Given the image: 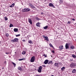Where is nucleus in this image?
I'll list each match as a JSON object with an SVG mask.
<instances>
[{
    "instance_id": "obj_1",
    "label": "nucleus",
    "mask_w": 76,
    "mask_h": 76,
    "mask_svg": "<svg viewBox=\"0 0 76 76\" xmlns=\"http://www.w3.org/2000/svg\"><path fill=\"white\" fill-rule=\"evenodd\" d=\"M69 66L71 68H74L75 66H76V63H72L69 65Z\"/></svg>"
},
{
    "instance_id": "obj_2",
    "label": "nucleus",
    "mask_w": 76,
    "mask_h": 76,
    "mask_svg": "<svg viewBox=\"0 0 76 76\" xmlns=\"http://www.w3.org/2000/svg\"><path fill=\"white\" fill-rule=\"evenodd\" d=\"M35 56H33L30 59V62L32 63L35 61Z\"/></svg>"
},
{
    "instance_id": "obj_3",
    "label": "nucleus",
    "mask_w": 76,
    "mask_h": 76,
    "mask_svg": "<svg viewBox=\"0 0 76 76\" xmlns=\"http://www.w3.org/2000/svg\"><path fill=\"white\" fill-rule=\"evenodd\" d=\"M42 69V66H40L38 67V72L39 73H41Z\"/></svg>"
},
{
    "instance_id": "obj_4",
    "label": "nucleus",
    "mask_w": 76,
    "mask_h": 76,
    "mask_svg": "<svg viewBox=\"0 0 76 76\" xmlns=\"http://www.w3.org/2000/svg\"><path fill=\"white\" fill-rule=\"evenodd\" d=\"M49 6L50 7H52L53 8H55V7L54 6V5L52 3H50L49 4Z\"/></svg>"
},
{
    "instance_id": "obj_5",
    "label": "nucleus",
    "mask_w": 76,
    "mask_h": 76,
    "mask_svg": "<svg viewBox=\"0 0 76 76\" xmlns=\"http://www.w3.org/2000/svg\"><path fill=\"white\" fill-rule=\"evenodd\" d=\"M59 48L61 51V50H63V48H64L63 46V45L60 46L59 47Z\"/></svg>"
},
{
    "instance_id": "obj_6",
    "label": "nucleus",
    "mask_w": 76,
    "mask_h": 76,
    "mask_svg": "<svg viewBox=\"0 0 76 76\" xmlns=\"http://www.w3.org/2000/svg\"><path fill=\"white\" fill-rule=\"evenodd\" d=\"M48 63V60L47 59L45 60V61L44 62V63L45 64H47Z\"/></svg>"
},
{
    "instance_id": "obj_7",
    "label": "nucleus",
    "mask_w": 76,
    "mask_h": 76,
    "mask_svg": "<svg viewBox=\"0 0 76 76\" xmlns=\"http://www.w3.org/2000/svg\"><path fill=\"white\" fill-rule=\"evenodd\" d=\"M45 39L47 41H49V39H48V37L47 36L45 37Z\"/></svg>"
},
{
    "instance_id": "obj_8",
    "label": "nucleus",
    "mask_w": 76,
    "mask_h": 76,
    "mask_svg": "<svg viewBox=\"0 0 76 76\" xmlns=\"http://www.w3.org/2000/svg\"><path fill=\"white\" fill-rule=\"evenodd\" d=\"M66 49H67V48H69V44H66L65 45Z\"/></svg>"
},
{
    "instance_id": "obj_9",
    "label": "nucleus",
    "mask_w": 76,
    "mask_h": 76,
    "mask_svg": "<svg viewBox=\"0 0 76 76\" xmlns=\"http://www.w3.org/2000/svg\"><path fill=\"white\" fill-rule=\"evenodd\" d=\"M28 22L30 24H32V20L30 19H28Z\"/></svg>"
},
{
    "instance_id": "obj_10",
    "label": "nucleus",
    "mask_w": 76,
    "mask_h": 76,
    "mask_svg": "<svg viewBox=\"0 0 76 76\" xmlns=\"http://www.w3.org/2000/svg\"><path fill=\"white\" fill-rule=\"evenodd\" d=\"M26 58H23L20 59H18L19 61H22V60H25Z\"/></svg>"
},
{
    "instance_id": "obj_11",
    "label": "nucleus",
    "mask_w": 76,
    "mask_h": 76,
    "mask_svg": "<svg viewBox=\"0 0 76 76\" xmlns=\"http://www.w3.org/2000/svg\"><path fill=\"white\" fill-rule=\"evenodd\" d=\"M18 28H15L14 29V32H18Z\"/></svg>"
},
{
    "instance_id": "obj_12",
    "label": "nucleus",
    "mask_w": 76,
    "mask_h": 76,
    "mask_svg": "<svg viewBox=\"0 0 76 76\" xmlns=\"http://www.w3.org/2000/svg\"><path fill=\"white\" fill-rule=\"evenodd\" d=\"M12 64L14 65V67H16V64H15V63L13 62H12Z\"/></svg>"
},
{
    "instance_id": "obj_13",
    "label": "nucleus",
    "mask_w": 76,
    "mask_h": 76,
    "mask_svg": "<svg viewBox=\"0 0 76 76\" xmlns=\"http://www.w3.org/2000/svg\"><path fill=\"white\" fill-rule=\"evenodd\" d=\"M28 43H29V44H32V41L31 40H28Z\"/></svg>"
},
{
    "instance_id": "obj_14",
    "label": "nucleus",
    "mask_w": 76,
    "mask_h": 76,
    "mask_svg": "<svg viewBox=\"0 0 76 76\" xmlns=\"http://www.w3.org/2000/svg\"><path fill=\"white\" fill-rule=\"evenodd\" d=\"M76 72V69H74L72 71V73H75Z\"/></svg>"
},
{
    "instance_id": "obj_15",
    "label": "nucleus",
    "mask_w": 76,
    "mask_h": 76,
    "mask_svg": "<svg viewBox=\"0 0 76 76\" xmlns=\"http://www.w3.org/2000/svg\"><path fill=\"white\" fill-rule=\"evenodd\" d=\"M58 64L57 63H56L55 64H54V66H56V67H58Z\"/></svg>"
},
{
    "instance_id": "obj_16",
    "label": "nucleus",
    "mask_w": 76,
    "mask_h": 76,
    "mask_svg": "<svg viewBox=\"0 0 76 76\" xmlns=\"http://www.w3.org/2000/svg\"><path fill=\"white\" fill-rule=\"evenodd\" d=\"M26 12H29L30 11V9L29 8H26Z\"/></svg>"
},
{
    "instance_id": "obj_17",
    "label": "nucleus",
    "mask_w": 76,
    "mask_h": 76,
    "mask_svg": "<svg viewBox=\"0 0 76 76\" xmlns=\"http://www.w3.org/2000/svg\"><path fill=\"white\" fill-rule=\"evenodd\" d=\"M53 64V61H50L49 62V63H48V64Z\"/></svg>"
},
{
    "instance_id": "obj_18",
    "label": "nucleus",
    "mask_w": 76,
    "mask_h": 76,
    "mask_svg": "<svg viewBox=\"0 0 76 76\" xmlns=\"http://www.w3.org/2000/svg\"><path fill=\"white\" fill-rule=\"evenodd\" d=\"M48 26H46L43 28L44 29H47V28H48Z\"/></svg>"
},
{
    "instance_id": "obj_19",
    "label": "nucleus",
    "mask_w": 76,
    "mask_h": 76,
    "mask_svg": "<svg viewBox=\"0 0 76 76\" xmlns=\"http://www.w3.org/2000/svg\"><path fill=\"white\" fill-rule=\"evenodd\" d=\"M64 69H65V67H63L61 68V70H62V71H63Z\"/></svg>"
},
{
    "instance_id": "obj_20",
    "label": "nucleus",
    "mask_w": 76,
    "mask_h": 76,
    "mask_svg": "<svg viewBox=\"0 0 76 76\" xmlns=\"http://www.w3.org/2000/svg\"><path fill=\"white\" fill-rule=\"evenodd\" d=\"M14 40L15 41V42H18V38L15 39H14Z\"/></svg>"
},
{
    "instance_id": "obj_21",
    "label": "nucleus",
    "mask_w": 76,
    "mask_h": 76,
    "mask_svg": "<svg viewBox=\"0 0 76 76\" xmlns=\"http://www.w3.org/2000/svg\"><path fill=\"white\" fill-rule=\"evenodd\" d=\"M22 12H26V8L24 9L23 10H22Z\"/></svg>"
},
{
    "instance_id": "obj_22",
    "label": "nucleus",
    "mask_w": 76,
    "mask_h": 76,
    "mask_svg": "<svg viewBox=\"0 0 76 76\" xmlns=\"http://www.w3.org/2000/svg\"><path fill=\"white\" fill-rule=\"evenodd\" d=\"M26 53V52L25 51H23L22 52V54H23V55H24V54H25Z\"/></svg>"
},
{
    "instance_id": "obj_23",
    "label": "nucleus",
    "mask_w": 76,
    "mask_h": 76,
    "mask_svg": "<svg viewBox=\"0 0 76 76\" xmlns=\"http://www.w3.org/2000/svg\"><path fill=\"white\" fill-rule=\"evenodd\" d=\"M72 57H73V58H76V56L75 55H74V54L72 55Z\"/></svg>"
},
{
    "instance_id": "obj_24",
    "label": "nucleus",
    "mask_w": 76,
    "mask_h": 76,
    "mask_svg": "<svg viewBox=\"0 0 76 76\" xmlns=\"http://www.w3.org/2000/svg\"><path fill=\"white\" fill-rule=\"evenodd\" d=\"M18 69L20 70H22V68L20 67H18Z\"/></svg>"
},
{
    "instance_id": "obj_25",
    "label": "nucleus",
    "mask_w": 76,
    "mask_h": 76,
    "mask_svg": "<svg viewBox=\"0 0 76 76\" xmlns=\"http://www.w3.org/2000/svg\"><path fill=\"white\" fill-rule=\"evenodd\" d=\"M39 23H37L36 24V26H39Z\"/></svg>"
},
{
    "instance_id": "obj_26",
    "label": "nucleus",
    "mask_w": 76,
    "mask_h": 76,
    "mask_svg": "<svg viewBox=\"0 0 76 76\" xmlns=\"http://www.w3.org/2000/svg\"><path fill=\"white\" fill-rule=\"evenodd\" d=\"M10 27H13V24H10Z\"/></svg>"
},
{
    "instance_id": "obj_27",
    "label": "nucleus",
    "mask_w": 76,
    "mask_h": 76,
    "mask_svg": "<svg viewBox=\"0 0 76 76\" xmlns=\"http://www.w3.org/2000/svg\"><path fill=\"white\" fill-rule=\"evenodd\" d=\"M29 6H31V7H32V6L33 5L32 4H31L30 3L28 4Z\"/></svg>"
},
{
    "instance_id": "obj_28",
    "label": "nucleus",
    "mask_w": 76,
    "mask_h": 76,
    "mask_svg": "<svg viewBox=\"0 0 76 76\" xmlns=\"http://www.w3.org/2000/svg\"><path fill=\"white\" fill-rule=\"evenodd\" d=\"M49 45H50V47H52V48H53V45H52V44H51L50 43L49 44Z\"/></svg>"
},
{
    "instance_id": "obj_29",
    "label": "nucleus",
    "mask_w": 76,
    "mask_h": 76,
    "mask_svg": "<svg viewBox=\"0 0 76 76\" xmlns=\"http://www.w3.org/2000/svg\"><path fill=\"white\" fill-rule=\"evenodd\" d=\"M31 7H32V8L33 9H35V6H34L33 5Z\"/></svg>"
},
{
    "instance_id": "obj_30",
    "label": "nucleus",
    "mask_w": 76,
    "mask_h": 76,
    "mask_svg": "<svg viewBox=\"0 0 76 76\" xmlns=\"http://www.w3.org/2000/svg\"><path fill=\"white\" fill-rule=\"evenodd\" d=\"M15 39H12L11 40V42H12L13 43V42H15Z\"/></svg>"
},
{
    "instance_id": "obj_31",
    "label": "nucleus",
    "mask_w": 76,
    "mask_h": 76,
    "mask_svg": "<svg viewBox=\"0 0 76 76\" xmlns=\"http://www.w3.org/2000/svg\"><path fill=\"white\" fill-rule=\"evenodd\" d=\"M11 6H12V7H14V6H15V4L14 3H13L12 4Z\"/></svg>"
},
{
    "instance_id": "obj_32",
    "label": "nucleus",
    "mask_w": 76,
    "mask_h": 76,
    "mask_svg": "<svg viewBox=\"0 0 76 76\" xmlns=\"http://www.w3.org/2000/svg\"><path fill=\"white\" fill-rule=\"evenodd\" d=\"M71 49H73L74 48V47L73 46H72L71 47Z\"/></svg>"
},
{
    "instance_id": "obj_33",
    "label": "nucleus",
    "mask_w": 76,
    "mask_h": 76,
    "mask_svg": "<svg viewBox=\"0 0 76 76\" xmlns=\"http://www.w3.org/2000/svg\"><path fill=\"white\" fill-rule=\"evenodd\" d=\"M7 19H7V17H5V20H7Z\"/></svg>"
},
{
    "instance_id": "obj_34",
    "label": "nucleus",
    "mask_w": 76,
    "mask_h": 76,
    "mask_svg": "<svg viewBox=\"0 0 76 76\" xmlns=\"http://www.w3.org/2000/svg\"><path fill=\"white\" fill-rule=\"evenodd\" d=\"M5 36H6V37H8L9 36V34H5Z\"/></svg>"
},
{
    "instance_id": "obj_35",
    "label": "nucleus",
    "mask_w": 76,
    "mask_h": 76,
    "mask_svg": "<svg viewBox=\"0 0 76 76\" xmlns=\"http://www.w3.org/2000/svg\"><path fill=\"white\" fill-rule=\"evenodd\" d=\"M20 36V34H18L17 35H16V37H19Z\"/></svg>"
},
{
    "instance_id": "obj_36",
    "label": "nucleus",
    "mask_w": 76,
    "mask_h": 76,
    "mask_svg": "<svg viewBox=\"0 0 76 76\" xmlns=\"http://www.w3.org/2000/svg\"><path fill=\"white\" fill-rule=\"evenodd\" d=\"M67 24H70V22L69 21L67 22Z\"/></svg>"
},
{
    "instance_id": "obj_37",
    "label": "nucleus",
    "mask_w": 76,
    "mask_h": 76,
    "mask_svg": "<svg viewBox=\"0 0 76 76\" xmlns=\"http://www.w3.org/2000/svg\"><path fill=\"white\" fill-rule=\"evenodd\" d=\"M43 56H45V57H47V56L45 55V54L43 55Z\"/></svg>"
},
{
    "instance_id": "obj_38",
    "label": "nucleus",
    "mask_w": 76,
    "mask_h": 76,
    "mask_svg": "<svg viewBox=\"0 0 76 76\" xmlns=\"http://www.w3.org/2000/svg\"><path fill=\"white\" fill-rule=\"evenodd\" d=\"M4 64H6V61H4Z\"/></svg>"
},
{
    "instance_id": "obj_39",
    "label": "nucleus",
    "mask_w": 76,
    "mask_h": 76,
    "mask_svg": "<svg viewBox=\"0 0 76 76\" xmlns=\"http://www.w3.org/2000/svg\"><path fill=\"white\" fill-rule=\"evenodd\" d=\"M42 66H43V67H46L45 65H42Z\"/></svg>"
},
{
    "instance_id": "obj_40",
    "label": "nucleus",
    "mask_w": 76,
    "mask_h": 76,
    "mask_svg": "<svg viewBox=\"0 0 76 76\" xmlns=\"http://www.w3.org/2000/svg\"><path fill=\"white\" fill-rule=\"evenodd\" d=\"M52 53H54V50H52Z\"/></svg>"
},
{
    "instance_id": "obj_41",
    "label": "nucleus",
    "mask_w": 76,
    "mask_h": 76,
    "mask_svg": "<svg viewBox=\"0 0 76 76\" xmlns=\"http://www.w3.org/2000/svg\"><path fill=\"white\" fill-rule=\"evenodd\" d=\"M72 20H73V21H75V20L74 19H72Z\"/></svg>"
},
{
    "instance_id": "obj_42",
    "label": "nucleus",
    "mask_w": 76,
    "mask_h": 76,
    "mask_svg": "<svg viewBox=\"0 0 76 76\" xmlns=\"http://www.w3.org/2000/svg\"><path fill=\"white\" fill-rule=\"evenodd\" d=\"M22 41L23 42H24V41H25V40H23Z\"/></svg>"
},
{
    "instance_id": "obj_43",
    "label": "nucleus",
    "mask_w": 76,
    "mask_h": 76,
    "mask_svg": "<svg viewBox=\"0 0 76 76\" xmlns=\"http://www.w3.org/2000/svg\"><path fill=\"white\" fill-rule=\"evenodd\" d=\"M10 7H12V5L10 6Z\"/></svg>"
},
{
    "instance_id": "obj_44",
    "label": "nucleus",
    "mask_w": 76,
    "mask_h": 76,
    "mask_svg": "<svg viewBox=\"0 0 76 76\" xmlns=\"http://www.w3.org/2000/svg\"><path fill=\"white\" fill-rule=\"evenodd\" d=\"M5 54H9V53H6Z\"/></svg>"
},
{
    "instance_id": "obj_45",
    "label": "nucleus",
    "mask_w": 76,
    "mask_h": 76,
    "mask_svg": "<svg viewBox=\"0 0 76 76\" xmlns=\"http://www.w3.org/2000/svg\"><path fill=\"white\" fill-rule=\"evenodd\" d=\"M36 19H37V20H38V18H36Z\"/></svg>"
},
{
    "instance_id": "obj_46",
    "label": "nucleus",
    "mask_w": 76,
    "mask_h": 76,
    "mask_svg": "<svg viewBox=\"0 0 76 76\" xmlns=\"http://www.w3.org/2000/svg\"><path fill=\"white\" fill-rule=\"evenodd\" d=\"M43 37L44 38H45V35H44V36H43Z\"/></svg>"
},
{
    "instance_id": "obj_47",
    "label": "nucleus",
    "mask_w": 76,
    "mask_h": 76,
    "mask_svg": "<svg viewBox=\"0 0 76 76\" xmlns=\"http://www.w3.org/2000/svg\"><path fill=\"white\" fill-rule=\"evenodd\" d=\"M3 69H4V68H3Z\"/></svg>"
},
{
    "instance_id": "obj_48",
    "label": "nucleus",
    "mask_w": 76,
    "mask_h": 76,
    "mask_svg": "<svg viewBox=\"0 0 76 76\" xmlns=\"http://www.w3.org/2000/svg\"><path fill=\"white\" fill-rule=\"evenodd\" d=\"M75 41H76V39H75Z\"/></svg>"
}]
</instances>
